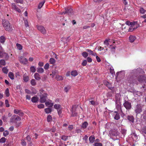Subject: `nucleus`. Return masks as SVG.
<instances>
[{
	"mask_svg": "<svg viewBox=\"0 0 146 146\" xmlns=\"http://www.w3.org/2000/svg\"><path fill=\"white\" fill-rule=\"evenodd\" d=\"M2 23L5 29L9 32H11L13 30L12 27L10 23L7 20H3Z\"/></svg>",
	"mask_w": 146,
	"mask_h": 146,
	"instance_id": "obj_1",
	"label": "nucleus"
},
{
	"mask_svg": "<svg viewBox=\"0 0 146 146\" xmlns=\"http://www.w3.org/2000/svg\"><path fill=\"white\" fill-rule=\"evenodd\" d=\"M137 79L139 82H141L144 80V77L142 76H140L139 77L137 78L136 77L135 78H134L132 80V81H130V83H133L137 84L138 82L136 80Z\"/></svg>",
	"mask_w": 146,
	"mask_h": 146,
	"instance_id": "obj_2",
	"label": "nucleus"
},
{
	"mask_svg": "<svg viewBox=\"0 0 146 146\" xmlns=\"http://www.w3.org/2000/svg\"><path fill=\"white\" fill-rule=\"evenodd\" d=\"M47 96V94L46 93H44L43 94L40 95V102L41 103L45 102L46 100Z\"/></svg>",
	"mask_w": 146,
	"mask_h": 146,
	"instance_id": "obj_3",
	"label": "nucleus"
},
{
	"mask_svg": "<svg viewBox=\"0 0 146 146\" xmlns=\"http://www.w3.org/2000/svg\"><path fill=\"white\" fill-rule=\"evenodd\" d=\"M21 119L18 116L15 115H13L11 119V122L16 123L18 121H20Z\"/></svg>",
	"mask_w": 146,
	"mask_h": 146,
	"instance_id": "obj_4",
	"label": "nucleus"
},
{
	"mask_svg": "<svg viewBox=\"0 0 146 146\" xmlns=\"http://www.w3.org/2000/svg\"><path fill=\"white\" fill-rule=\"evenodd\" d=\"M65 12H63L61 13V14L62 15L63 14H65L67 13L69 15L71 16L73 14V10L71 8H67L65 9Z\"/></svg>",
	"mask_w": 146,
	"mask_h": 146,
	"instance_id": "obj_5",
	"label": "nucleus"
},
{
	"mask_svg": "<svg viewBox=\"0 0 146 146\" xmlns=\"http://www.w3.org/2000/svg\"><path fill=\"white\" fill-rule=\"evenodd\" d=\"M121 103L119 100H116V107L117 110L118 111H120L121 112H122V110L121 106Z\"/></svg>",
	"mask_w": 146,
	"mask_h": 146,
	"instance_id": "obj_6",
	"label": "nucleus"
},
{
	"mask_svg": "<svg viewBox=\"0 0 146 146\" xmlns=\"http://www.w3.org/2000/svg\"><path fill=\"white\" fill-rule=\"evenodd\" d=\"M123 105L127 110H129L131 108V103L125 100Z\"/></svg>",
	"mask_w": 146,
	"mask_h": 146,
	"instance_id": "obj_7",
	"label": "nucleus"
},
{
	"mask_svg": "<svg viewBox=\"0 0 146 146\" xmlns=\"http://www.w3.org/2000/svg\"><path fill=\"white\" fill-rule=\"evenodd\" d=\"M104 84L108 87L109 89L111 90L113 92H114V87L112 86V84L109 82L105 81L104 82Z\"/></svg>",
	"mask_w": 146,
	"mask_h": 146,
	"instance_id": "obj_8",
	"label": "nucleus"
},
{
	"mask_svg": "<svg viewBox=\"0 0 146 146\" xmlns=\"http://www.w3.org/2000/svg\"><path fill=\"white\" fill-rule=\"evenodd\" d=\"M37 29L43 34H45L46 33V30L42 26H37Z\"/></svg>",
	"mask_w": 146,
	"mask_h": 146,
	"instance_id": "obj_9",
	"label": "nucleus"
},
{
	"mask_svg": "<svg viewBox=\"0 0 146 146\" xmlns=\"http://www.w3.org/2000/svg\"><path fill=\"white\" fill-rule=\"evenodd\" d=\"M76 106H72V109L71 110L72 112L71 116L72 117L76 116L77 115V113L76 112Z\"/></svg>",
	"mask_w": 146,
	"mask_h": 146,
	"instance_id": "obj_10",
	"label": "nucleus"
},
{
	"mask_svg": "<svg viewBox=\"0 0 146 146\" xmlns=\"http://www.w3.org/2000/svg\"><path fill=\"white\" fill-rule=\"evenodd\" d=\"M19 60L21 63L24 64H27L28 62V60L27 58L22 56L19 57Z\"/></svg>",
	"mask_w": 146,
	"mask_h": 146,
	"instance_id": "obj_11",
	"label": "nucleus"
},
{
	"mask_svg": "<svg viewBox=\"0 0 146 146\" xmlns=\"http://www.w3.org/2000/svg\"><path fill=\"white\" fill-rule=\"evenodd\" d=\"M136 109L135 110V112L136 113H139L142 111L141 105H137L136 107Z\"/></svg>",
	"mask_w": 146,
	"mask_h": 146,
	"instance_id": "obj_12",
	"label": "nucleus"
},
{
	"mask_svg": "<svg viewBox=\"0 0 146 146\" xmlns=\"http://www.w3.org/2000/svg\"><path fill=\"white\" fill-rule=\"evenodd\" d=\"M23 80L24 82H27L29 80V77L27 75V73H25L23 75Z\"/></svg>",
	"mask_w": 146,
	"mask_h": 146,
	"instance_id": "obj_13",
	"label": "nucleus"
},
{
	"mask_svg": "<svg viewBox=\"0 0 146 146\" xmlns=\"http://www.w3.org/2000/svg\"><path fill=\"white\" fill-rule=\"evenodd\" d=\"M34 77L35 79L37 80H39L41 79L40 75L37 73L35 74Z\"/></svg>",
	"mask_w": 146,
	"mask_h": 146,
	"instance_id": "obj_14",
	"label": "nucleus"
},
{
	"mask_svg": "<svg viewBox=\"0 0 146 146\" xmlns=\"http://www.w3.org/2000/svg\"><path fill=\"white\" fill-rule=\"evenodd\" d=\"M51 101H50L47 102L45 103V104L47 106H48L49 107H52L54 103H52L51 102Z\"/></svg>",
	"mask_w": 146,
	"mask_h": 146,
	"instance_id": "obj_15",
	"label": "nucleus"
},
{
	"mask_svg": "<svg viewBox=\"0 0 146 146\" xmlns=\"http://www.w3.org/2000/svg\"><path fill=\"white\" fill-rule=\"evenodd\" d=\"M139 26V25L138 26V25H137L135 27V26H131L129 29L128 31L132 32L134 30L138 28Z\"/></svg>",
	"mask_w": 146,
	"mask_h": 146,
	"instance_id": "obj_16",
	"label": "nucleus"
},
{
	"mask_svg": "<svg viewBox=\"0 0 146 146\" xmlns=\"http://www.w3.org/2000/svg\"><path fill=\"white\" fill-rule=\"evenodd\" d=\"M88 123L86 121H85L81 125V128L84 129L86 128L88 126Z\"/></svg>",
	"mask_w": 146,
	"mask_h": 146,
	"instance_id": "obj_17",
	"label": "nucleus"
},
{
	"mask_svg": "<svg viewBox=\"0 0 146 146\" xmlns=\"http://www.w3.org/2000/svg\"><path fill=\"white\" fill-rule=\"evenodd\" d=\"M127 119L130 121L132 123L134 122V118L132 115H128L127 117Z\"/></svg>",
	"mask_w": 146,
	"mask_h": 146,
	"instance_id": "obj_18",
	"label": "nucleus"
},
{
	"mask_svg": "<svg viewBox=\"0 0 146 146\" xmlns=\"http://www.w3.org/2000/svg\"><path fill=\"white\" fill-rule=\"evenodd\" d=\"M135 39L136 37L135 36L130 35L129 37L130 41L131 42H133Z\"/></svg>",
	"mask_w": 146,
	"mask_h": 146,
	"instance_id": "obj_19",
	"label": "nucleus"
},
{
	"mask_svg": "<svg viewBox=\"0 0 146 146\" xmlns=\"http://www.w3.org/2000/svg\"><path fill=\"white\" fill-rule=\"evenodd\" d=\"M38 98L37 97L34 96L32 98L31 101L32 102L36 103L38 101Z\"/></svg>",
	"mask_w": 146,
	"mask_h": 146,
	"instance_id": "obj_20",
	"label": "nucleus"
},
{
	"mask_svg": "<svg viewBox=\"0 0 146 146\" xmlns=\"http://www.w3.org/2000/svg\"><path fill=\"white\" fill-rule=\"evenodd\" d=\"M6 38L4 36H2L0 37V42L1 43L3 44Z\"/></svg>",
	"mask_w": 146,
	"mask_h": 146,
	"instance_id": "obj_21",
	"label": "nucleus"
},
{
	"mask_svg": "<svg viewBox=\"0 0 146 146\" xmlns=\"http://www.w3.org/2000/svg\"><path fill=\"white\" fill-rule=\"evenodd\" d=\"M141 20L142 22H146V15H143L141 17Z\"/></svg>",
	"mask_w": 146,
	"mask_h": 146,
	"instance_id": "obj_22",
	"label": "nucleus"
},
{
	"mask_svg": "<svg viewBox=\"0 0 146 146\" xmlns=\"http://www.w3.org/2000/svg\"><path fill=\"white\" fill-rule=\"evenodd\" d=\"M4 55H6V58L8 57V54L5 52H3L1 51H0V57H3Z\"/></svg>",
	"mask_w": 146,
	"mask_h": 146,
	"instance_id": "obj_23",
	"label": "nucleus"
},
{
	"mask_svg": "<svg viewBox=\"0 0 146 146\" xmlns=\"http://www.w3.org/2000/svg\"><path fill=\"white\" fill-rule=\"evenodd\" d=\"M95 137L94 136H90L89 138V140L90 142L91 143H93L94 142L95 140Z\"/></svg>",
	"mask_w": 146,
	"mask_h": 146,
	"instance_id": "obj_24",
	"label": "nucleus"
},
{
	"mask_svg": "<svg viewBox=\"0 0 146 146\" xmlns=\"http://www.w3.org/2000/svg\"><path fill=\"white\" fill-rule=\"evenodd\" d=\"M43 69L41 67H38L37 69V72L39 73H42L44 72Z\"/></svg>",
	"mask_w": 146,
	"mask_h": 146,
	"instance_id": "obj_25",
	"label": "nucleus"
},
{
	"mask_svg": "<svg viewBox=\"0 0 146 146\" xmlns=\"http://www.w3.org/2000/svg\"><path fill=\"white\" fill-rule=\"evenodd\" d=\"M45 2V1L44 0L40 2L38 5V9H40L42 7V6L44 4Z\"/></svg>",
	"mask_w": 146,
	"mask_h": 146,
	"instance_id": "obj_26",
	"label": "nucleus"
},
{
	"mask_svg": "<svg viewBox=\"0 0 146 146\" xmlns=\"http://www.w3.org/2000/svg\"><path fill=\"white\" fill-rule=\"evenodd\" d=\"M78 74L76 70L73 71L71 72V75L73 76H76Z\"/></svg>",
	"mask_w": 146,
	"mask_h": 146,
	"instance_id": "obj_27",
	"label": "nucleus"
},
{
	"mask_svg": "<svg viewBox=\"0 0 146 146\" xmlns=\"http://www.w3.org/2000/svg\"><path fill=\"white\" fill-rule=\"evenodd\" d=\"M55 60L52 58H51L49 60L50 63L51 64H54L55 63Z\"/></svg>",
	"mask_w": 146,
	"mask_h": 146,
	"instance_id": "obj_28",
	"label": "nucleus"
},
{
	"mask_svg": "<svg viewBox=\"0 0 146 146\" xmlns=\"http://www.w3.org/2000/svg\"><path fill=\"white\" fill-rule=\"evenodd\" d=\"M8 76L9 77L11 80H13L14 79V74L12 72H9V73Z\"/></svg>",
	"mask_w": 146,
	"mask_h": 146,
	"instance_id": "obj_29",
	"label": "nucleus"
},
{
	"mask_svg": "<svg viewBox=\"0 0 146 146\" xmlns=\"http://www.w3.org/2000/svg\"><path fill=\"white\" fill-rule=\"evenodd\" d=\"M46 113H49L51 112L52 110L51 108H46L44 109Z\"/></svg>",
	"mask_w": 146,
	"mask_h": 146,
	"instance_id": "obj_30",
	"label": "nucleus"
},
{
	"mask_svg": "<svg viewBox=\"0 0 146 146\" xmlns=\"http://www.w3.org/2000/svg\"><path fill=\"white\" fill-rule=\"evenodd\" d=\"M2 71L5 74H7L8 72V70L6 67H4L2 68Z\"/></svg>",
	"mask_w": 146,
	"mask_h": 146,
	"instance_id": "obj_31",
	"label": "nucleus"
},
{
	"mask_svg": "<svg viewBox=\"0 0 146 146\" xmlns=\"http://www.w3.org/2000/svg\"><path fill=\"white\" fill-rule=\"evenodd\" d=\"M31 83L33 86H35L36 84V82L35 79H33L31 81Z\"/></svg>",
	"mask_w": 146,
	"mask_h": 146,
	"instance_id": "obj_32",
	"label": "nucleus"
},
{
	"mask_svg": "<svg viewBox=\"0 0 146 146\" xmlns=\"http://www.w3.org/2000/svg\"><path fill=\"white\" fill-rule=\"evenodd\" d=\"M16 46H17V48L18 50H21L22 49L23 47L21 44H19L18 43H17L16 44Z\"/></svg>",
	"mask_w": 146,
	"mask_h": 146,
	"instance_id": "obj_33",
	"label": "nucleus"
},
{
	"mask_svg": "<svg viewBox=\"0 0 146 146\" xmlns=\"http://www.w3.org/2000/svg\"><path fill=\"white\" fill-rule=\"evenodd\" d=\"M31 71L33 73L35 72L36 71V69L34 66H32L30 68Z\"/></svg>",
	"mask_w": 146,
	"mask_h": 146,
	"instance_id": "obj_34",
	"label": "nucleus"
},
{
	"mask_svg": "<svg viewBox=\"0 0 146 146\" xmlns=\"http://www.w3.org/2000/svg\"><path fill=\"white\" fill-rule=\"evenodd\" d=\"M88 53L86 52H84L82 53V55L84 58H86L88 56Z\"/></svg>",
	"mask_w": 146,
	"mask_h": 146,
	"instance_id": "obj_35",
	"label": "nucleus"
},
{
	"mask_svg": "<svg viewBox=\"0 0 146 146\" xmlns=\"http://www.w3.org/2000/svg\"><path fill=\"white\" fill-rule=\"evenodd\" d=\"M68 136H65L64 135H62L61 137V139L64 141H66L68 139Z\"/></svg>",
	"mask_w": 146,
	"mask_h": 146,
	"instance_id": "obj_36",
	"label": "nucleus"
},
{
	"mask_svg": "<svg viewBox=\"0 0 146 146\" xmlns=\"http://www.w3.org/2000/svg\"><path fill=\"white\" fill-rule=\"evenodd\" d=\"M114 119L117 120H118L120 118V116L119 114L118 113H117L115 115L114 117Z\"/></svg>",
	"mask_w": 146,
	"mask_h": 146,
	"instance_id": "obj_37",
	"label": "nucleus"
},
{
	"mask_svg": "<svg viewBox=\"0 0 146 146\" xmlns=\"http://www.w3.org/2000/svg\"><path fill=\"white\" fill-rule=\"evenodd\" d=\"M141 133L142 134H146V127H145L142 129L141 130Z\"/></svg>",
	"mask_w": 146,
	"mask_h": 146,
	"instance_id": "obj_38",
	"label": "nucleus"
},
{
	"mask_svg": "<svg viewBox=\"0 0 146 146\" xmlns=\"http://www.w3.org/2000/svg\"><path fill=\"white\" fill-rule=\"evenodd\" d=\"M54 108L57 110L61 108V106L59 104H55L54 105Z\"/></svg>",
	"mask_w": 146,
	"mask_h": 146,
	"instance_id": "obj_39",
	"label": "nucleus"
},
{
	"mask_svg": "<svg viewBox=\"0 0 146 146\" xmlns=\"http://www.w3.org/2000/svg\"><path fill=\"white\" fill-rule=\"evenodd\" d=\"M5 93L7 96L8 97L9 96V91L8 88L6 89L5 91Z\"/></svg>",
	"mask_w": 146,
	"mask_h": 146,
	"instance_id": "obj_40",
	"label": "nucleus"
},
{
	"mask_svg": "<svg viewBox=\"0 0 146 146\" xmlns=\"http://www.w3.org/2000/svg\"><path fill=\"white\" fill-rule=\"evenodd\" d=\"M56 79L57 80H62L63 79L62 76H57L56 77Z\"/></svg>",
	"mask_w": 146,
	"mask_h": 146,
	"instance_id": "obj_41",
	"label": "nucleus"
},
{
	"mask_svg": "<svg viewBox=\"0 0 146 146\" xmlns=\"http://www.w3.org/2000/svg\"><path fill=\"white\" fill-rule=\"evenodd\" d=\"M6 138L5 137H3L0 139V142L3 143H4L6 141Z\"/></svg>",
	"mask_w": 146,
	"mask_h": 146,
	"instance_id": "obj_42",
	"label": "nucleus"
},
{
	"mask_svg": "<svg viewBox=\"0 0 146 146\" xmlns=\"http://www.w3.org/2000/svg\"><path fill=\"white\" fill-rule=\"evenodd\" d=\"M70 88V86H68L64 88V90L66 92H68V90H69Z\"/></svg>",
	"mask_w": 146,
	"mask_h": 146,
	"instance_id": "obj_43",
	"label": "nucleus"
},
{
	"mask_svg": "<svg viewBox=\"0 0 146 146\" xmlns=\"http://www.w3.org/2000/svg\"><path fill=\"white\" fill-rule=\"evenodd\" d=\"M110 40L109 39L106 40L104 42V44L107 46H108L109 45L108 41H109Z\"/></svg>",
	"mask_w": 146,
	"mask_h": 146,
	"instance_id": "obj_44",
	"label": "nucleus"
},
{
	"mask_svg": "<svg viewBox=\"0 0 146 146\" xmlns=\"http://www.w3.org/2000/svg\"><path fill=\"white\" fill-rule=\"evenodd\" d=\"M11 7H12V8L13 9H14L15 10L17 7L14 3H13L12 4Z\"/></svg>",
	"mask_w": 146,
	"mask_h": 146,
	"instance_id": "obj_45",
	"label": "nucleus"
},
{
	"mask_svg": "<svg viewBox=\"0 0 146 146\" xmlns=\"http://www.w3.org/2000/svg\"><path fill=\"white\" fill-rule=\"evenodd\" d=\"M137 24V22L133 21L131 22L130 25L131 26H135V27L137 25H136Z\"/></svg>",
	"mask_w": 146,
	"mask_h": 146,
	"instance_id": "obj_46",
	"label": "nucleus"
},
{
	"mask_svg": "<svg viewBox=\"0 0 146 146\" xmlns=\"http://www.w3.org/2000/svg\"><path fill=\"white\" fill-rule=\"evenodd\" d=\"M14 1L17 3H20L23 4V0H14Z\"/></svg>",
	"mask_w": 146,
	"mask_h": 146,
	"instance_id": "obj_47",
	"label": "nucleus"
},
{
	"mask_svg": "<svg viewBox=\"0 0 146 146\" xmlns=\"http://www.w3.org/2000/svg\"><path fill=\"white\" fill-rule=\"evenodd\" d=\"M52 120V117L51 115H49L47 117V121L48 122H50Z\"/></svg>",
	"mask_w": 146,
	"mask_h": 146,
	"instance_id": "obj_48",
	"label": "nucleus"
},
{
	"mask_svg": "<svg viewBox=\"0 0 146 146\" xmlns=\"http://www.w3.org/2000/svg\"><path fill=\"white\" fill-rule=\"evenodd\" d=\"M44 105L42 104H41L38 105V107L40 109L44 108Z\"/></svg>",
	"mask_w": 146,
	"mask_h": 146,
	"instance_id": "obj_49",
	"label": "nucleus"
},
{
	"mask_svg": "<svg viewBox=\"0 0 146 146\" xmlns=\"http://www.w3.org/2000/svg\"><path fill=\"white\" fill-rule=\"evenodd\" d=\"M9 134V132L7 130L5 131L3 133V135L5 137L8 135Z\"/></svg>",
	"mask_w": 146,
	"mask_h": 146,
	"instance_id": "obj_50",
	"label": "nucleus"
},
{
	"mask_svg": "<svg viewBox=\"0 0 146 146\" xmlns=\"http://www.w3.org/2000/svg\"><path fill=\"white\" fill-rule=\"evenodd\" d=\"M49 66V64L48 63H46L44 67V68L46 70H47L48 69Z\"/></svg>",
	"mask_w": 146,
	"mask_h": 146,
	"instance_id": "obj_51",
	"label": "nucleus"
},
{
	"mask_svg": "<svg viewBox=\"0 0 146 146\" xmlns=\"http://www.w3.org/2000/svg\"><path fill=\"white\" fill-rule=\"evenodd\" d=\"M0 64L3 65H5V62L4 60H1L0 61Z\"/></svg>",
	"mask_w": 146,
	"mask_h": 146,
	"instance_id": "obj_52",
	"label": "nucleus"
},
{
	"mask_svg": "<svg viewBox=\"0 0 146 146\" xmlns=\"http://www.w3.org/2000/svg\"><path fill=\"white\" fill-rule=\"evenodd\" d=\"M58 114L60 115L62 113V108H60L57 110Z\"/></svg>",
	"mask_w": 146,
	"mask_h": 146,
	"instance_id": "obj_53",
	"label": "nucleus"
},
{
	"mask_svg": "<svg viewBox=\"0 0 146 146\" xmlns=\"http://www.w3.org/2000/svg\"><path fill=\"white\" fill-rule=\"evenodd\" d=\"M87 64V60H84L82 62V64L83 66H85Z\"/></svg>",
	"mask_w": 146,
	"mask_h": 146,
	"instance_id": "obj_54",
	"label": "nucleus"
},
{
	"mask_svg": "<svg viewBox=\"0 0 146 146\" xmlns=\"http://www.w3.org/2000/svg\"><path fill=\"white\" fill-rule=\"evenodd\" d=\"M94 146H102L101 143H94Z\"/></svg>",
	"mask_w": 146,
	"mask_h": 146,
	"instance_id": "obj_55",
	"label": "nucleus"
},
{
	"mask_svg": "<svg viewBox=\"0 0 146 146\" xmlns=\"http://www.w3.org/2000/svg\"><path fill=\"white\" fill-rule=\"evenodd\" d=\"M25 23V25L26 27H29V24L27 20H25L24 21Z\"/></svg>",
	"mask_w": 146,
	"mask_h": 146,
	"instance_id": "obj_56",
	"label": "nucleus"
},
{
	"mask_svg": "<svg viewBox=\"0 0 146 146\" xmlns=\"http://www.w3.org/2000/svg\"><path fill=\"white\" fill-rule=\"evenodd\" d=\"M5 104L6 105V106L8 107L9 106V102L7 100H6L5 101Z\"/></svg>",
	"mask_w": 146,
	"mask_h": 146,
	"instance_id": "obj_57",
	"label": "nucleus"
},
{
	"mask_svg": "<svg viewBox=\"0 0 146 146\" xmlns=\"http://www.w3.org/2000/svg\"><path fill=\"white\" fill-rule=\"evenodd\" d=\"M86 50L89 53V54H90L92 55V53L93 52V51H92L91 50L89 49H87Z\"/></svg>",
	"mask_w": 146,
	"mask_h": 146,
	"instance_id": "obj_58",
	"label": "nucleus"
},
{
	"mask_svg": "<svg viewBox=\"0 0 146 146\" xmlns=\"http://www.w3.org/2000/svg\"><path fill=\"white\" fill-rule=\"evenodd\" d=\"M26 139L29 142V143H31V138L30 136L29 135L27 136L26 137Z\"/></svg>",
	"mask_w": 146,
	"mask_h": 146,
	"instance_id": "obj_59",
	"label": "nucleus"
},
{
	"mask_svg": "<svg viewBox=\"0 0 146 146\" xmlns=\"http://www.w3.org/2000/svg\"><path fill=\"white\" fill-rule=\"evenodd\" d=\"M140 12L141 13H144L145 12V10L143 8H141L140 9Z\"/></svg>",
	"mask_w": 146,
	"mask_h": 146,
	"instance_id": "obj_60",
	"label": "nucleus"
},
{
	"mask_svg": "<svg viewBox=\"0 0 146 146\" xmlns=\"http://www.w3.org/2000/svg\"><path fill=\"white\" fill-rule=\"evenodd\" d=\"M87 61L89 62H91L92 61V59L91 58L89 57H88L87 58Z\"/></svg>",
	"mask_w": 146,
	"mask_h": 146,
	"instance_id": "obj_61",
	"label": "nucleus"
},
{
	"mask_svg": "<svg viewBox=\"0 0 146 146\" xmlns=\"http://www.w3.org/2000/svg\"><path fill=\"white\" fill-rule=\"evenodd\" d=\"M20 111L19 110L15 109L14 110V113L18 114Z\"/></svg>",
	"mask_w": 146,
	"mask_h": 146,
	"instance_id": "obj_62",
	"label": "nucleus"
},
{
	"mask_svg": "<svg viewBox=\"0 0 146 146\" xmlns=\"http://www.w3.org/2000/svg\"><path fill=\"white\" fill-rule=\"evenodd\" d=\"M25 92L26 93L30 94H31V92L29 90L27 89H25Z\"/></svg>",
	"mask_w": 146,
	"mask_h": 146,
	"instance_id": "obj_63",
	"label": "nucleus"
},
{
	"mask_svg": "<svg viewBox=\"0 0 146 146\" xmlns=\"http://www.w3.org/2000/svg\"><path fill=\"white\" fill-rule=\"evenodd\" d=\"M103 0H93L94 2L96 3H99L101 2Z\"/></svg>",
	"mask_w": 146,
	"mask_h": 146,
	"instance_id": "obj_64",
	"label": "nucleus"
}]
</instances>
